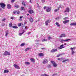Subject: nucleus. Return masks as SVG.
Masks as SVG:
<instances>
[{
    "mask_svg": "<svg viewBox=\"0 0 76 76\" xmlns=\"http://www.w3.org/2000/svg\"><path fill=\"white\" fill-rule=\"evenodd\" d=\"M0 5L1 7H2L3 9H4V7H6V5L3 3H0Z\"/></svg>",
    "mask_w": 76,
    "mask_h": 76,
    "instance_id": "nucleus-1",
    "label": "nucleus"
},
{
    "mask_svg": "<svg viewBox=\"0 0 76 76\" xmlns=\"http://www.w3.org/2000/svg\"><path fill=\"white\" fill-rule=\"evenodd\" d=\"M51 63L52 64H53V67H57V64H56L55 62L53 61H51Z\"/></svg>",
    "mask_w": 76,
    "mask_h": 76,
    "instance_id": "nucleus-2",
    "label": "nucleus"
},
{
    "mask_svg": "<svg viewBox=\"0 0 76 76\" xmlns=\"http://www.w3.org/2000/svg\"><path fill=\"white\" fill-rule=\"evenodd\" d=\"M46 11L47 12H49L51 11V7H48L46 8Z\"/></svg>",
    "mask_w": 76,
    "mask_h": 76,
    "instance_id": "nucleus-3",
    "label": "nucleus"
},
{
    "mask_svg": "<svg viewBox=\"0 0 76 76\" xmlns=\"http://www.w3.org/2000/svg\"><path fill=\"white\" fill-rule=\"evenodd\" d=\"M49 22H50V20H49L46 21L45 23V25H46V26H48V23H49Z\"/></svg>",
    "mask_w": 76,
    "mask_h": 76,
    "instance_id": "nucleus-4",
    "label": "nucleus"
},
{
    "mask_svg": "<svg viewBox=\"0 0 76 76\" xmlns=\"http://www.w3.org/2000/svg\"><path fill=\"white\" fill-rule=\"evenodd\" d=\"M56 51H57V49H52L50 51L51 53H55V52H56Z\"/></svg>",
    "mask_w": 76,
    "mask_h": 76,
    "instance_id": "nucleus-5",
    "label": "nucleus"
},
{
    "mask_svg": "<svg viewBox=\"0 0 76 76\" xmlns=\"http://www.w3.org/2000/svg\"><path fill=\"white\" fill-rule=\"evenodd\" d=\"M56 51H57V49H52L50 51L51 53H55V52H56Z\"/></svg>",
    "mask_w": 76,
    "mask_h": 76,
    "instance_id": "nucleus-6",
    "label": "nucleus"
},
{
    "mask_svg": "<svg viewBox=\"0 0 76 76\" xmlns=\"http://www.w3.org/2000/svg\"><path fill=\"white\" fill-rule=\"evenodd\" d=\"M14 66L15 68H16L17 69H20V67H19L18 65H17L16 64H14Z\"/></svg>",
    "mask_w": 76,
    "mask_h": 76,
    "instance_id": "nucleus-7",
    "label": "nucleus"
},
{
    "mask_svg": "<svg viewBox=\"0 0 76 76\" xmlns=\"http://www.w3.org/2000/svg\"><path fill=\"white\" fill-rule=\"evenodd\" d=\"M20 12L19 11H14L13 12L14 14H19Z\"/></svg>",
    "mask_w": 76,
    "mask_h": 76,
    "instance_id": "nucleus-8",
    "label": "nucleus"
},
{
    "mask_svg": "<svg viewBox=\"0 0 76 76\" xmlns=\"http://www.w3.org/2000/svg\"><path fill=\"white\" fill-rule=\"evenodd\" d=\"M28 12L30 14H32L34 12V11L32 10H28Z\"/></svg>",
    "mask_w": 76,
    "mask_h": 76,
    "instance_id": "nucleus-9",
    "label": "nucleus"
},
{
    "mask_svg": "<svg viewBox=\"0 0 76 76\" xmlns=\"http://www.w3.org/2000/svg\"><path fill=\"white\" fill-rule=\"evenodd\" d=\"M63 46H64V45H62L60 46V47H58V48L60 50H61V49H62V48H64V47H63Z\"/></svg>",
    "mask_w": 76,
    "mask_h": 76,
    "instance_id": "nucleus-10",
    "label": "nucleus"
},
{
    "mask_svg": "<svg viewBox=\"0 0 76 76\" xmlns=\"http://www.w3.org/2000/svg\"><path fill=\"white\" fill-rule=\"evenodd\" d=\"M48 62V60H47V59H45L43 61L42 64H46V63H47Z\"/></svg>",
    "mask_w": 76,
    "mask_h": 76,
    "instance_id": "nucleus-11",
    "label": "nucleus"
},
{
    "mask_svg": "<svg viewBox=\"0 0 76 76\" xmlns=\"http://www.w3.org/2000/svg\"><path fill=\"white\" fill-rule=\"evenodd\" d=\"M59 8H62V6L61 5H60L58 8V9H56L55 10H54V12H57L58 10H59Z\"/></svg>",
    "mask_w": 76,
    "mask_h": 76,
    "instance_id": "nucleus-12",
    "label": "nucleus"
},
{
    "mask_svg": "<svg viewBox=\"0 0 76 76\" xmlns=\"http://www.w3.org/2000/svg\"><path fill=\"white\" fill-rule=\"evenodd\" d=\"M7 8L9 9H11V8H12V6H11V5H10V4H7Z\"/></svg>",
    "mask_w": 76,
    "mask_h": 76,
    "instance_id": "nucleus-13",
    "label": "nucleus"
},
{
    "mask_svg": "<svg viewBox=\"0 0 76 76\" xmlns=\"http://www.w3.org/2000/svg\"><path fill=\"white\" fill-rule=\"evenodd\" d=\"M67 41V39L64 40L63 39H61L60 40V42H61V43H63L64 42H66Z\"/></svg>",
    "mask_w": 76,
    "mask_h": 76,
    "instance_id": "nucleus-14",
    "label": "nucleus"
},
{
    "mask_svg": "<svg viewBox=\"0 0 76 76\" xmlns=\"http://www.w3.org/2000/svg\"><path fill=\"white\" fill-rule=\"evenodd\" d=\"M70 26H76V23H71L70 24Z\"/></svg>",
    "mask_w": 76,
    "mask_h": 76,
    "instance_id": "nucleus-15",
    "label": "nucleus"
},
{
    "mask_svg": "<svg viewBox=\"0 0 76 76\" xmlns=\"http://www.w3.org/2000/svg\"><path fill=\"white\" fill-rule=\"evenodd\" d=\"M5 37H7V35L9 34V31H7L5 32Z\"/></svg>",
    "mask_w": 76,
    "mask_h": 76,
    "instance_id": "nucleus-16",
    "label": "nucleus"
},
{
    "mask_svg": "<svg viewBox=\"0 0 76 76\" xmlns=\"http://www.w3.org/2000/svg\"><path fill=\"white\" fill-rule=\"evenodd\" d=\"M29 20L31 22V23L33 22V19L32 18H29Z\"/></svg>",
    "mask_w": 76,
    "mask_h": 76,
    "instance_id": "nucleus-17",
    "label": "nucleus"
},
{
    "mask_svg": "<svg viewBox=\"0 0 76 76\" xmlns=\"http://www.w3.org/2000/svg\"><path fill=\"white\" fill-rule=\"evenodd\" d=\"M39 55L40 57H42L44 56V54L42 53H39Z\"/></svg>",
    "mask_w": 76,
    "mask_h": 76,
    "instance_id": "nucleus-18",
    "label": "nucleus"
},
{
    "mask_svg": "<svg viewBox=\"0 0 76 76\" xmlns=\"http://www.w3.org/2000/svg\"><path fill=\"white\" fill-rule=\"evenodd\" d=\"M30 60L32 61L33 63H35V59L33 58H31L30 59Z\"/></svg>",
    "mask_w": 76,
    "mask_h": 76,
    "instance_id": "nucleus-19",
    "label": "nucleus"
},
{
    "mask_svg": "<svg viewBox=\"0 0 76 76\" xmlns=\"http://www.w3.org/2000/svg\"><path fill=\"white\" fill-rule=\"evenodd\" d=\"M9 71L8 70L5 69L4 70V73H9Z\"/></svg>",
    "mask_w": 76,
    "mask_h": 76,
    "instance_id": "nucleus-20",
    "label": "nucleus"
},
{
    "mask_svg": "<svg viewBox=\"0 0 76 76\" xmlns=\"http://www.w3.org/2000/svg\"><path fill=\"white\" fill-rule=\"evenodd\" d=\"M41 76H49V75L45 74H43L41 75Z\"/></svg>",
    "mask_w": 76,
    "mask_h": 76,
    "instance_id": "nucleus-21",
    "label": "nucleus"
},
{
    "mask_svg": "<svg viewBox=\"0 0 76 76\" xmlns=\"http://www.w3.org/2000/svg\"><path fill=\"white\" fill-rule=\"evenodd\" d=\"M65 35L64 34H62L61 35V36L60 37V38H61V37H64Z\"/></svg>",
    "mask_w": 76,
    "mask_h": 76,
    "instance_id": "nucleus-22",
    "label": "nucleus"
},
{
    "mask_svg": "<svg viewBox=\"0 0 76 76\" xmlns=\"http://www.w3.org/2000/svg\"><path fill=\"white\" fill-rule=\"evenodd\" d=\"M55 24L57 26H58V27L60 26V24H59V23H58L56 22V23Z\"/></svg>",
    "mask_w": 76,
    "mask_h": 76,
    "instance_id": "nucleus-23",
    "label": "nucleus"
},
{
    "mask_svg": "<svg viewBox=\"0 0 76 76\" xmlns=\"http://www.w3.org/2000/svg\"><path fill=\"white\" fill-rule=\"evenodd\" d=\"M25 64H26V65H28L29 64H30V63L28 62H26L25 63Z\"/></svg>",
    "mask_w": 76,
    "mask_h": 76,
    "instance_id": "nucleus-24",
    "label": "nucleus"
},
{
    "mask_svg": "<svg viewBox=\"0 0 76 76\" xmlns=\"http://www.w3.org/2000/svg\"><path fill=\"white\" fill-rule=\"evenodd\" d=\"M7 51H5L4 53V56H7Z\"/></svg>",
    "mask_w": 76,
    "mask_h": 76,
    "instance_id": "nucleus-25",
    "label": "nucleus"
},
{
    "mask_svg": "<svg viewBox=\"0 0 76 76\" xmlns=\"http://www.w3.org/2000/svg\"><path fill=\"white\" fill-rule=\"evenodd\" d=\"M25 32V31H24L21 33H20L19 34V36H21V35H22V34H23L24 33V32Z\"/></svg>",
    "mask_w": 76,
    "mask_h": 76,
    "instance_id": "nucleus-26",
    "label": "nucleus"
},
{
    "mask_svg": "<svg viewBox=\"0 0 76 76\" xmlns=\"http://www.w3.org/2000/svg\"><path fill=\"white\" fill-rule=\"evenodd\" d=\"M12 23H10L9 24V27H12Z\"/></svg>",
    "mask_w": 76,
    "mask_h": 76,
    "instance_id": "nucleus-27",
    "label": "nucleus"
},
{
    "mask_svg": "<svg viewBox=\"0 0 76 76\" xmlns=\"http://www.w3.org/2000/svg\"><path fill=\"white\" fill-rule=\"evenodd\" d=\"M12 28H14L15 29H17V28H18V27L16 26H12Z\"/></svg>",
    "mask_w": 76,
    "mask_h": 76,
    "instance_id": "nucleus-28",
    "label": "nucleus"
},
{
    "mask_svg": "<svg viewBox=\"0 0 76 76\" xmlns=\"http://www.w3.org/2000/svg\"><path fill=\"white\" fill-rule=\"evenodd\" d=\"M70 11V9L69 8H67V12H69Z\"/></svg>",
    "mask_w": 76,
    "mask_h": 76,
    "instance_id": "nucleus-29",
    "label": "nucleus"
},
{
    "mask_svg": "<svg viewBox=\"0 0 76 76\" xmlns=\"http://www.w3.org/2000/svg\"><path fill=\"white\" fill-rule=\"evenodd\" d=\"M30 48H27L25 50V51H27L29 50Z\"/></svg>",
    "mask_w": 76,
    "mask_h": 76,
    "instance_id": "nucleus-30",
    "label": "nucleus"
},
{
    "mask_svg": "<svg viewBox=\"0 0 76 76\" xmlns=\"http://www.w3.org/2000/svg\"><path fill=\"white\" fill-rule=\"evenodd\" d=\"M15 7H16V8H18L19 7V5H15Z\"/></svg>",
    "mask_w": 76,
    "mask_h": 76,
    "instance_id": "nucleus-31",
    "label": "nucleus"
},
{
    "mask_svg": "<svg viewBox=\"0 0 76 76\" xmlns=\"http://www.w3.org/2000/svg\"><path fill=\"white\" fill-rule=\"evenodd\" d=\"M22 4H23V6H26V4H25V2L24 1H23L22 2Z\"/></svg>",
    "mask_w": 76,
    "mask_h": 76,
    "instance_id": "nucleus-32",
    "label": "nucleus"
},
{
    "mask_svg": "<svg viewBox=\"0 0 76 76\" xmlns=\"http://www.w3.org/2000/svg\"><path fill=\"white\" fill-rule=\"evenodd\" d=\"M63 23H67V20H65L63 22Z\"/></svg>",
    "mask_w": 76,
    "mask_h": 76,
    "instance_id": "nucleus-33",
    "label": "nucleus"
},
{
    "mask_svg": "<svg viewBox=\"0 0 76 76\" xmlns=\"http://www.w3.org/2000/svg\"><path fill=\"white\" fill-rule=\"evenodd\" d=\"M75 53V51H74V50H72V55L74 54Z\"/></svg>",
    "mask_w": 76,
    "mask_h": 76,
    "instance_id": "nucleus-34",
    "label": "nucleus"
},
{
    "mask_svg": "<svg viewBox=\"0 0 76 76\" xmlns=\"http://www.w3.org/2000/svg\"><path fill=\"white\" fill-rule=\"evenodd\" d=\"M7 56H10V53L7 52Z\"/></svg>",
    "mask_w": 76,
    "mask_h": 76,
    "instance_id": "nucleus-35",
    "label": "nucleus"
},
{
    "mask_svg": "<svg viewBox=\"0 0 76 76\" xmlns=\"http://www.w3.org/2000/svg\"><path fill=\"white\" fill-rule=\"evenodd\" d=\"M16 0H11V3H14V2Z\"/></svg>",
    "mask_w": 76,
    "mask_h": 76,
    "instance_id": "nucleus-36",
    "label": "nucleus"
},
{
    "mask_svg": "<svg viewBox=\"0 0 76 76\" xmlns=\"http://www.w3.org/2000/svg\"><path fill=\"white\" fill-rule=\"evenodd\" d=\"M57 60H59V61H61V60H62V58H58L57 59Z\"/></svg>",
    "mask_w": 76,
    "mask_h": 76,
    "instance_id": "nucleus-37",
    "label": "nucleus"
},
{
    "mask_svg": "<svg viewBox=\"0 0 76 76\" xmlns=\"http://www.w3.org/2000/svg\"><path fill=\"white\" fill-rule=\"evenodd\" d=\"M25 45V44L24 43H22L21 44V47H23V46H24Z\"/></svg>",
    "mask_w": 76,
    "mask_h": 76,
    "instance_id": "nucleus-38",
    "label": "nucleus"
},
{
    "mask_svg": "<svg viewBox=\"0 0 76 76\" xmlns=\"http://www.w3.org/2000/svg\"><path fill=\"white\" fill-rule=\"evenodd\" d=\"M44 41H47V39H44L42 40V42H44Z\"/></svg>",
    "mask_w": 76,
    "mask_h": 76,
    "instance_id": "nucleus-39",
    "label": "nucleus"
},
{
    "mask_svg": "<svg viewBox=\"0 0 76 76\" xmlns=\"http://www.w3.org/2000/svg\"><path fill=\"white\" fill-rule=\"evenodd\" d=\"M48 39L50 40V39H52V38L51 37H49L48 38Z\"/></svg>",
    "mask_w": 76,
    "mask_h": 76,
    "instance_id": "nucleus-40",
    "label": "nucleus"
},
{
    "mask_svg": "<svg viewBox=\"0 0 76 76\" xmlns=\"http://www.w3.org/2000/svg\"><path fill=\"white\" fill-rule=\"evenodd\" d=\"M41 1L42 3H45V0H41Z\"/></svg>",
    "mask_w": 76,
    "mask_h": 76,
    "instance_id": "nucleus-41",
    "label": "nucleus"
},
{
    "mask_svg": "<svg viewBox=\"0 0 76 76\" xmlns=\"http://www.w3.org/2000/svg\"><path fill=\"white\" fill-rule=\"evenodd\" d=\"M25 10V8L23 7H21V10Z\"/></svg>",
    "mask_w": 76,
    "mask_h": 76,
    "instance_id": "nucleus-42",
    "label": "nucleus"
},
{
    "mask_svg": "<svg viewBox=\"0 0 76 76\" xmlns=\"http://www.w3.org/2000/svg\"><path fill=\"white\" fill-rule=\"evenodd\" d=\"M47 67L48 68H50L51 67V65H48V66Z\"/></svg>",
    "mask_w": 76,
    "mask_h": 76,
    "instance_id": "nucleus-43",
    "label": "nucleus"
},
{
    "mask_svg": "<svg viewBox=\"0 0 76 76\" xmlns=\"http://www.w3.org/2000/svg\"><path fill=\"white\" fill-rule=\"evenodd\" d=\"M66 61H67V60L65 59V60H64L62 61V62L63 63H64V62H66Z\"/></svg>",
    "mask_w": 76,
    "mask_h": 76,
    "instance_id": "nucleus-44",
    "label": "nucleus"
},
{
    "mask_svg": "<svg viewBox=\"0 0 76 76\" xmlns=\"http://www.w3.org/2000/svg\"><path fill=\"white\" fill-rule=\"evenodd\" d=\"M6 20V19L4 18L2 20V22H4V21Z\"/></svg>",
    "mask_w": 76,
    "mask_h": 76,
    "instance_id": "nucleus-45",
    "label": "nucleus"
},
{
    "mask_svg": "<svg viewBox=\"0 0 76 76\" xmlns=\"http://www.w3.org/2000/svg\"><path fill=\"white\" fill-rule=\"evenodd\" d=\"M61 55H62L61 54H59L57 56V57H59L60 56H61Z\"/></svg>",
    "mask_w": 76,
    "mask_h": 76,
    "instance_id": "nucleus-46",
    "label": "nucleus"
},
{
    "mask_svg": "<svg viewBox=\"0 0 76 76\" xmlns=\"http://www.w3.org/2000/svg\"><path fill=\"white\" fill-rule=\"evenodd\" d=\"M39 40H35V42H39Z\"/></svg>",
    "mask_w": 76,
    "mask_h": 76,
    "instance_id": "nucleus-47",
    "label": "nucleus"
},
{
    "mask_svg": "<svg viewBox=\"0 0 76 76\" xmlns=\"http://www.w3.org/2000/svg\"><path fill=\"white\" fill-rule=\"evenodd\" d=\"M60 17H57L56 19L57 20H58L60 19Z\"/></svg>",
    "mask_w": 76,
    "mask_h": 76,
    "instance_id": "nucleus-48",
    "label": "nucleus"
},
{
    "mask_svg": "<svg viewBox=\"0 0 76 76\" xmlns=\"http://www.w3.org/2000/svg\"><path fill=\"white\" fill-rule=\"evenodd\" d=\"M37 6L38 7H39V4L38 3H37Z\"/></svg>",
    "mask_w": 76,
    "mask_h": 76,
    "instance_id": "nucleus-49",
    "label": "nucleus"
},
{
    "mask_svg": "<svg viewBox=\"0 0 76 76\" xmlns=\"http://www.w3.org/2000/svg\"><path fill=\"white\" fill-rule=\"evenodd\" d=\"M22 18H23V16H21L20 17V19H22Z\"/></svg>",
    "mask_w": 76,
    "mask_h": 76,
    "instance_id": "nucleus-50",
    "label": "nucleus"
},
{
    "mask_svg": "<svg viewBox=\"0 0 76 76\" xmlns=\"http://www.w3.org/2000/svg\"><path fill=\"white\" fill-rule=\"evenodd\" d=\"M21 26V23H20L18 24V26Z\"/></svg>",
    "mask_w": 76,
    "mask_h": 76,
    "instance_id": "nucleus-51",
    "label": "nucleus"
},
{
    "mask_svg": "<svg viewBox=\"0 0 76 76\" xmlns=\"http://www.w3.org/2000/svg\"><path fill=\"white\" fill-rule=\"evenodd\" d=\"M73 49H74V48H71V50L72 51H73Z\"/></svg>",
    "mask_w": 76,
    "mask_h": 76,
    "instance_id": "nucleus-52",
    "label": "nucleus"
},
{
    "mask_svg": "<svg viewBox=\"0 0 76 76\" xmlns=\"http://www.w3.org/2000/svg\"><path fill=\"white\" fill-rule=\"evenodd\" d=\"M67 61H68V62H69V61H70V60H69V59H67Z\"/></svg>",
    "mask_w": 76,
    "mask_h": 76,
    "instance_id": "nucleus-53",
    "label": "nucleus"
},
{
    "mask_svg": "<svg viewBox=\"0 0 76 76\" xmlns=\"http://www.w3.org/2000/svg\"><path fill=\"white\" fill-rule=\"evenodd\" d=\"M71 39H67V41H71Z\"/></svg>",
    "mask_w": 76,
    "mask_h": 76,
    "instance_id": "nucleus-54",
    "label": "nucleus"
},
{
    "mask_svg": "<svg viewBox=\"0 0 76 76\" xmlns=\"http://www.w3.org/2000/svg\"><path fill=\"white\" fill-rule=\"evenodd\" d=\"M45 48H41V50H45Z\"/></svg>",
    "mask_w": 76,
    "mask_h": 76,
    "instance_id": "nucleus-55",
    "label": "nucleus"
},
{
    "mask_svg": "<svg viewBox=\"0 0 76 76\" xmlns=\"http://www.w3.org/2000/svg\"><path fill=\"white\" fill-rule=\"evenodd\" d=\"M10 19H12V20H13L14 18H13V17H11Z\"/></svg>",
    "mask_w": 76,
    "mask_h": 76,
    "instance_id": "nucleus-56",
    "label": "nucleus"
},
{
    "mask_svg": "<svg viewBox=\"0 0 76 76\" xmlns=\"http://www.w3.org/2000/svg\"><path fill=\"white\" fill-rule=\"evenodd\" d=\"M64 12H67V9H66V10H65Z\"/></svg>",
    "mask_w": 76,
    "mask_h": 76,
    "instance_id": "nucleus-57",
    "label": "nucleus"
},
{
    "mask_svg": "<svg viewBox=\"0 0 76 76\" xmlns=\"http://www.w3.org/2000/svg\"><path fill=\"white\" fill-rule=\"evenodd\" d=\"M44 9H47V7H44Z\"/></svg>",
    "mask_w": 76,
    "mask_h": 76,
    "instance_id": "nucleus-58",
    "label": "nucleus"
},
{
    "mask_svg": "<svg viewBox=\"0 0 76 76\" xmlns=\"http://www.w3.org/2000/svg\"><path fill=\"white\" fill-rule=\"evenodd\" d=\"M31 3H32V2L31 1V0H30V1L29 2Z\"/></svg>",
    "mask_w": 76,
    "mask_h": 76,
    "instance_id": "nucleus-59",
    "label": "nucleus"
},
{
    "mask_svg": "<svg viewBox=\"0 0 76 76\" xmlns=\"http://www.w3.org/2000/svg\"><path fill=\"white\" fill-rule=\"evenodd\" d=\"M69 22V20H67V22Z\"/></svg>",
    "mask_w": 76,
    "mask_h": 76,
    "instance_id": "nucleus-60",
    "label": "nucleus"
},
{
    "mask_svg": "<svg viewBox=\"0 0 76 76\" xmlns=\"http://www.w3.org/2000/svg\"><path fill=\"white\" fill-rule=\"evenodd\" d=\"M31 34L30 32H29L28 33V35H29V34Z\"/></svg>",
    "mask_w": 76,
    "mask_h": 76,
    "instance_id": "nucleus-61",
    "label": "nucleus"
},
{
    "mask_svg": "<svg viewBox=\"0 0 76 76\" xmlns=\"http://www.w3.org/2000/svg\"><path fill=\"white\" fill-rule=\"evenodd\" d=\"M66 19H67V18L66 17L64 18V19L65 20Z\"/></svg>",
    "mask_w": 76,
    "mask_h": 76,
    "instance_id": "nucleus-62",
    "label": "nucleus"
},
{
    "mask_svg": "<svg viewBox=\"0 0 76 76\" xmlns=\"http://www.w3.org/2000/svg\"><path fill=\"white\" fill-rule=\"evenodd\" d=\"M64 45H66V43H65Z\"/></svg>",
    "mask_w": 76,
    "mask_h": 76,
    "instance_id": "nucleus-63",
    "label": "nucleus"
},
{
    "mask_svg": "<svg viewBox=\"0 0 76 76\" xmlns=\"http://www.w3.org/2000/svg\"><path fill=\"white\" fill-rule=\"evenodd\" d=\"M29 14H28L27 15V16H29Z\"/></svg>",
    "mask_w": 76,
    "mask_h": 76,
    "instance_id": "nucleus-64",
    "label": "nucleus"
}]
</instances>
